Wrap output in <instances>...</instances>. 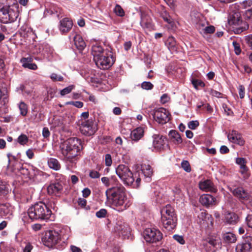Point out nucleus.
<instances>
[{
	"label": "nucleus",
	"mask_w": 252,
	"mask_h": 252,
	"mask_svg": "<svg viewBox=\"0 0 252 252\" xmlns=\"http://www.w3.org/2000/svg\"><path fill=\"white\" fill-rule=\"evenodd\" d=\"M105 194L108 201L116 210L122 211L126 209L127 197L125 189L121 185L108 189Z\"/></svg>",
	"instance_id": "f257e3e1"
},
{
	"label": "nucleus",
	"mask_w": 252,
	"mask_h": 252,
	"mask_svg": "<svg viewBox=\"0 0 252 252\" xmlns=\"http://www.w3.org/2000/svg\"><path fill=\"white\" fill-rule=\"evenodd\" d=\"M92 54L95 64L101 69L110 68L115 61V58L110 51H105L101 46L97 43L92 46Z\"/></svg>",
	"instance_id": "f03ea898"
},
{
	"label": "nucleus",
	"mask_w": 252,
	"mask_h": 252,
	"mask_svg": "<svg viewBox=\"0 0 252 252\" xmlns=\"http://www.w3.org/2000/svg\"><path fill=\"white\" fill-rule=\"evenodd\" d=\"M81 144V140L76 137L70 138L60 144V151L66 161L74 162L80 150Z\"/></svg>",
	"instance_id": "7ed1b4c3"
},
{
	"label": "nucleus",
	"mask_w": 252,
	"mask_h": 252,
	"mask_svg": "<svg viewBox=\"0 0 252 252\" xmlns=\"http://www.w3.org/2000/svg\"><path fill=\"white\" fill-rule=\"evenodd\" d=\"M28 214L31 220H47L49 219L51 211L46 205L40 202L31 206L28 210Z\"/></svg>",
	"instance_id": "20e7f679"
},
{
	"label": "nucleus",
	"mask_w": 252,
	"mask_h": 252,
	"mask_svg": "<svg viewBox=\"0 0 252 252\" xmlns=\"http://www.w3.org/2000/svg\"><path fill=\"white\" fill-rule=\"evenodd\" d=\"M161 221L163 227L167 231H171L176 226L177 218L174 209L170 205H167L160 211Z\"/></svg>",
	"instance_id": "39448f33"
},
{
	"label": "nucleus",
	"mask_w": 252,
	"mask_h": 252,
	"mask_svg": "<svg viewBox=\"0 0 252 252\" xmlns=\"http://www.w3.org/2000/svg\"><path fill=\"white\" fill-rule=\"evenodd\" d=\"M65 231L67 233L63 235L62 236V239L64 243L68 239L70 236L69 230H65ZM61 239L62 238L60 236L58 232L54 230H49L45 232L42 241L45 246L48 248H53L56 246Z\"/></svg>",
	"instance_id": "423d86ee"
},
{
	"label": "nucleus",
	"mask_w": 252,
	"mask_h": 252,
	"mask_svg": "<svg viewBox=\"0 0 252 252\" xmlns=\"http://www.w3.org/2000/svg\"><path fill=\"white\" fill-rule=\"evenodd\" d=\"M18 15V7L17 5L3 6L0 8V18L3 23L15 21Z\"/></svg>",
	"instance_id": "0eeeda50"
},
{
	"label": "nucleus",
	"mask_w": 252,
	"mask_h": 252,
	"mask_svg": "<svg viewBox=\"0 0 252 252\" xmlns=\"http://www.w3.org/2000/svg\"><path fill=\"white\" fill-rule=\"evenodd\" d=\"M116 173L124 184L126 186L131 185L134 181L133 174L128 166L120 164L116 168Z\"/></svg>",
	"instance_id": "6e6552de"
},
{
	"label": "nucleus",
	"mask_w": 252,
	"mask_h": 252,
	"mask_svg": "<svg viewBox=\"0 0 252 252\" xmlns=\"http://www.w3.org/2000/svg\"><path fill=\"white\" fill-rule=\"evenodd\" d=\"M80 129L83 134L87 136L93 135L97 130V125L93 119L87 120H82Z\"/></svg>",
	"instance_id": "1a4fd4ad"
},
{
	"label": "nucleus",
	"mask_w": 252,
	"mask_h": 252,
	"mask_svg": "<svg viewBox=\"0 0 252 252\" xmlns=\"http://www.w3.org/2000/svg\"><path fill=\"white\" fill-rule=\"evenodd\" d=\"M143 236L145 241L150 243H156L162 238V233L155 228H146L143 232Z\"/></svg>",
	"instance_id": "9d476101"
},
{
	"label": "nucleus",
	"mask_w": 252,
	"mask_h": 252,
	"mask_svg": "<svg viewBox=\"0 0 252 252\" xmlns=\"http://www.w3.org/2000/svg\"><path fill=\"white\" fill-rule=\"evenodd\" d=\"M152 115L155 120L159 124H165L170 120L168 111L163 108L154 109Z\"/></svg>",
	"instance_id": "9b49d317"
},
{
	"label": "nucleus",
	"mask_w": 252,
	"mask_h": 252,
	"mask_svg": "<svg viewBox=\"0 0 252 252\" xmlns=\"http://www.w3.org/2000/svg\"><path fill=\"white\" fill-rule=\"evenodd\" d=\"M153 146L157 150H161L164 148L166 144V138L159 134H155L152 136Z\"/></svg>",
	"instance_id": "f8f14e48"
},
{
	"label": "nucleus",
	"mask_w": 252,
	"mask_h": 252,
	"mask_svg": "<svg viewBox=\"0 0 252 252\" xmlns=\"http://www.w3.org/2000/svg\"><path fill=\"white\" fill-rule=\"evenodd\" d=\"M73 26V22L68 18H64L60 21L59 29L62 34L69 32Z\"/></svg>",
	"instance_id": "ddd939ff"
},
{
	"label": "nucleus",
	"mask_w": 252,
	"mask_h": 252,
	"mask_svg": "<svg viewBox=\"0 0 252 252\" xmlns=\"http://www.w3.org/2000/svg\"><path fill=\"white\" fill-rule=\"evenodd\" d=\"M199 189L204 191L216 192L217 190L214 185L210 180L201 181L199 183Z\"/></svg>",
	"instance_id": "4468645a"
},
{
	"label": "nucleus",
	"mask_w": 252,
	"mask_h": 252,
	"mask_svg": "<svg viewBox=\"0 0 252 252\" xmlns=\"http://www.w3.org/2000/svg\"><path fill=\"white\" fill-rule=\"evenodd\" d=\"M199 201L203 206L207 207L212 206L217 204L216 199L210 194H203L199 199Z\"/></svg>",
	"instance_id": "2eb2a0df"
},
{
	"label": "nucleus",
	"mask_w": 252,
	"mask_h": 252,
	"mask_svg": "<svg viewBox=\"0 0 252 252\" xmlns=\"http://www.w3.org/2000/svg\"><path fill=\"white\" fill-rule=\"evenodd\" d=\"M63 189V185L59 182L50 184L47 188L48 194L58 195L61 193Z\"/></svg>",
	"instance_id": "dca6fc26"
},
{
	"label": "nucleus",
	"mask_w": 252,
	"mask_h": 252,
	"mask_svg": "<svg viewBox=\"0 0 252 252\" xmlns=\"http://www.w3.org/2000/svg\"><path fill=\"white\" fill-rule=\"evenodd\" d=\"M227 137L229 140L232 143L240 145H243L244 144V141L241 135L236 130H232L231 133L228 134Z\"/></svg>",
	"instance_id": "f3484780"
},
{
	"label": "nucleus",
	"mask_w": 252,
	"mask_h": 252,
	"mask_svg": "<svg viewBox=\"0 0 252 252\" xmlns=\"http://www.w3.org/2000/svg\"><path fill=\"white\" fill-rule=\"evenodd\" d=\"M252 238L250 236L247 237L245 242L242 245L236 247V252H250L252 248Z\"/></svg>",
	"instance_id": "a211bd4d"
},
{
	"label": "nucleus",
	"mask_w": 252,
	"mask_h": 252,
	"mask_svg": "<svg viewBox=\"0 0 252 252\" xmlns=\"http://www.w3.org/2000/svg\"><path fill=\"white\" fill-rule=\"evenodd\" d=\"M228 20L230 25H239L242 23L241 15L239 12L230 14Z\"/></svg>",
	"instance_id": "6ab92c4d"
},
{
	"label": "nucleus",
	"mask_w": 252,
	"mask_h": 252,
	"mask_svg": "<svg viewBox=\"0 0 252 252\" xmlns=\"http://www.w3.org/2000/svg\"><path fill=\"white\" fill-rule=\"evenodd\" d=\"M144 133V128L142 127H138L131 131L130 137L132 140L137 141L143 136Z\"/></svg>",
	"instance_id": "aec40b11"
},
{
	"label": "nucleus",
	"mask_w": 252,
	"mask_h": 252,
	"mask_svg": "<svg viewBox=\"0 0 252 252\" xmlns=\"http://www.w3.org/2000/svg\"><path fill=\"white\" fill-rule=\"evenodd\" d=\"M233 194L242 200H246L248 199V193L242 188H237L232 191Z\"/></svg>",
	"instance_id": "412c9836"
},
{
	"label": "nucleus",
	"mask_w": 252,
	"mask_h": 252,
	"mask_svg": "<svg viewBox=\"0 0 252 252\" xmlns=\"http://www.w3.org/2000/svg\"><path fill=\"white\" fill-rule=\"evenodd\" d=\"M169 136L171 140L175 144H179L182 143V139L180 134L175 130H171L169 132Z\"/></svg>",
	"instance_id": "4be33fe9"
},
{
	"label": "nucleus",
	"mask_w": 252,
	"mask_h": 252,
	"mask_svg": "<svg viewBox=\"0 0 252 252\" xmlns=\"http://www.w3.org/2000/svg\"><path fill=\"white\" fill-rule=\"evenodd\" d=\"M74 41L76 48L79 50H83L86 46L83 39L79 34H76L74 37Z\"/></svg>",
	"instance_id": "5701e85b"
},
{
	"label": "nucleus",
	"mask_w": 252,
	"mask_h": 252,
	"mask_svg": "<svg viewBox=\"0 0 252 252\" xmlns=\"http://www.w3.org/2000/svg\"><path fill=\"white\" fill-rule=\"evenodd\" d=\"M236 162L237 164L240 166L241 173L243 174H244L245 177H248V168L245 165V159L242 158H237L236 159Z\"/></svg>",
	"instance_id": "b1692460"
},
{
	"label": "nucleus",
	"mask_w": 252,
	"mask_h": 252,
	"mask_svg": "<svg viewBox=\"0 0 252 252\" xmlns=\"http://www.w3.org/2000/svg\"><path fill=\"white\" fill-rule=\"evenodd\" d=\"M48 164L50 168L55 170H60L61 167L59 161L54 158H49L48 160Z\"/></svg>",
	"instance_id": "393cba45"
},
{
	"label": "nucleus",
	"mask_w": 252,
	"mask_h": 252,
	"mask_svg": "<svg viewBox=\"0 0 252 252\" xmlns=\"http://www.w3.org/2000/svg\"><path fill=\"white\" fill-rule=\"evenodd\" d=\"M238 219L237 215L233 213H227L225 217L226 221L229 224H235L236 223Z\"/></svg>",
	"instance_id": "a878e982"
},
{
	"label": "nucleus",
	"mask_w": 252,
	"mask_h": 252,
	"mask_svg": "<svg viewBox=\"0 0 252 252\" xmlns=\"http://www.w3.org/2000/svg\"><path fill=\"white\" fill-rule=\"evenodd\" d=\"M223 238L227 243H234L236 241V237L235 234L230 232H227L223 234Z\"/></svg>",
	"instance_id": "bb28decb"
},
{
	"label": "nucleus",
	"mask_w": 252,
	"mask_h": 252,
	"mask_svg": "<svg viewBox=\"0 0 252 252\" xmlns=\"http://www.w3.org/2000/svg\"><path fill=\"white\" fill-rule=\"evenodd\" d=\"M142 171L145 177H150L153 174V170L149 165L144 164L142 166Z\"/></svg>",
	"instance_id": "cd10ccee"
},
{
	"label": "nucleus",
	"mask_w": 252,
	"mask_h": 252,
	"mask_svg": "<svg viewBox=\"0 0 252 252\" xmlns=\"http://www.w3.org/2000/svg\"><path fill=\"white\" fill-rule=\"evenodd\" d=\"M10 209L9 207L5 204L0 205V215L1 216H5L9 213Z\"/></svg>",
	"instance_id": "c85d7f7f"
},
{
	"label": "nucleus",
	"mask_w": 252,
	"mask_h": 252,
	"mask_svg": "<svg viewBox=\"0 0 252 252\" xmlns=\"http://www.w3.org/2000/svg\"><path fill=\"white\" fill-rule=\"evenodd\" d=\"M19 108L20 110L21 115L25 116L28 112L27 105L24 102H21L19 104Z\"/></svg>",
	"instance_id": "c756f323"
},
{
	"label": "nucleus",
	"mask_w": 252,
	"mask_h": 252,
	"mask_svg": "<svg viewBox=\"0 0 252 252\" xmlns=\"http://www.w3.org/2000/svg\"><path fill=\"white\" fill-rule=\"evenodd\" d=\"M166 44L168 45L169 48L174 49L176 45V42L173 37L170 36L167 40Z\"/></svg>",
	"instance_id": "7c9ffc66"
},
{
	"label": "nucleus",
	"mask_w": 252,
	"mask_h": 252,
	"mask_svg": "<svg viewBox=\"0 0 252 252\" xmlns=\"http://www.w3.org/2000/svg\"><path fill=\"white\" fill-rule=\"evenodd\" d=\"M208 243L214 248H217L220 246V240L216 238H209Z\"/></svg>",
	"instance_id": "2f4dec72"
},
{
	"label": "nucleus",
	"mask_w": 252,
	"mask_h": 252,
	"mask_svg": "<svg viewBox=\"0 0 252 252\" xmlns=\"http://www.w3.org/2000/svg\"><path fill=\"white\" fill-rule=\"evenodd\" d=\"M115 14L120 17H123L125 15V12L122 7L119 4H117L114 8Z\"/></svg>",
	"instance_id": "473e14b6"
},
{
	"label": "nucleus",
	"mask_w": 252,
	"mask_h": 252,
	"mask_svg": "<svg viewBox=\"0 0 252 252\" xmlns=\"http://www.w3.org/2000/svg\"><path fill=\"white\" fill-rule=\"evenodd\" d=\"M244 18L247 20H251L252 17V8H249L248 9L243 11Z\"/></svg>",
	"instance_id": "72a5a7b5"
},
{
	"label": "nucleus",
	"mask_w": 252,
	"mask_h": 252,
	"mask_svg": "<svg viewBox=\"0 0 252 252\" xmlns=\"http://www.w3.org/2000/svg\"><path fill=\"white\" fill-rule=\"evenodd\" d=\"M252 0H246L241 3V7L244 10L248 9L249 8H252Z\"/></svg>",
	"instance_id": "f704fd0d"
},
{
	"label": "nucleus",
	"mask_w": 252,
	"mask_h": 252,
	"mask_svg": "<svg viewBox=\"0 0 252 252\" xmlns=\"http://www.w3.org/2000/svg\"><path fill=\"white\" fill-rule=\"evenodd\" d=\"M161 17L165 22L169 24H171L173 22L172 19L166 11H164L161 13Z\"/></svg>",
	"instance_id": "c9c22d12"
},
{
	"label": "nucleus",
	"mask_w": 252,
	"mask_h": 252,
	"mask_svg": "<svg viewBox=\"0 0 252 252\" xmlns=\"http://www.w3.org/2000/svg\"><path fill=\"white\" fill-rule=\"evenodd\" d=\"M194 22L196 23L197 28L202 33V29L205 27V22L200 19L198 21L194 20Z\"/></svg>",
	"instance_id": "e433bc0d"
},
{
	"label": "nucleus",
	"mask_w": 252,
	"mask_h": 252,
	"mask_svg": "<svg viewBox=\"0 0 252 252\" xmlns=\"http://www.w3.org/2000/svg\"><path fill=\"white\" fill-rule=\"evenodd\" d=\"M28 141V138L25 134H21L18 138V142L21 145H25Z\"/></svg>",
	"instance_id": "4c0bfd02"
},
{
	"label": "nucleus",
	"mask_w": 252,
	"mask_h": 252,
	"mask_svg": "<svg viewBox=\"0 0 252 252\" xmlns=\"http://www.w3.org/2000/svg\"><path fill=\"white\" fill-rule=\"evenodd\" d=\"M192 84L196 89H197L198 87H204L205 86L204 83L198 79L192 80Z\"/></svg>",
	"instance_id": "58836bf2"
},
{
	"label": "nucleus",
	"mask_w": 252,
	"mask_h": 252,
	"mask_svg": "<svg viewBox=\"0 0 252 252\" xmlns=\"http://www.w3.org/2000/svg\"><path fill=\"white\" fill-rule=\"evenodd\" d=\"M181 166L185 171L187 172H190L191 168L188 161L183 160L181 163Z\"/></svg>",
	"instance_id": "ea45409f"
},
{
	"label": "nucleus",
	"mask_w": 252,
	"mask_h": 252,
	"mask_svg": "<svg viewBox=\"0 0 252 252\" xmlns=\"http://www.w3.org/2000/svg\"><path fill=\"white\" fill-rule=\"evenodd\" d=\"M153 87L154 85L150 82L145 81L141 84V88L146 90H152Z\"/></svg>",
	"instance_id": "a19ab883"
},
{
	"label": "nucleus",
	"mask_w": 252,
	"mask_h": 252,
	"mask_svg": "<svg viewBox=\"0 0 252 252\" xmlns=\"http://www.w3.org/2000/svg\"><path fill=\"white\" fill-rule=\"evenodd\" d=\"M215 31V28L213 26L205 27L202 29V32L204 33H212L214 32Z\"/></svg>",
	"instance_id": "79ce46f5"
},
{
	"label": "nucleus",
	"mask_w": 252,
	"mask_h": 252,
	"mask_svg": "<svg viewBox=\"0 0 252 252\" xmlns=\"http://www.w3.org/2000/svg\"><path fill=\"white\" fill-rule=\"evenodd\" d=\"M232 44L235 54L236 55H239L241 52L240 44L237 42L234 41H233Z\"/></svg>",
	"instance_id": "37998d69"
},
{
	"label": "nucleus",
	"mask_w": 252,
	"mask_h": 252,
	"mask_svg": "<svg viewBox=\"0 0 252 252\" xmlns=\"http://www.w3.org/2000/svg\"><path fill=\"white\" fill-rule=\"evenodd\" d=\"M107 211L105 209H101L96 212V216L98 218H102L106 217Z\"/></svg>",
	"instance_id": "c03bdc74"
},
{
	"label": "nucleus",
	"mask_w": 252,
	"mask_h": 252,
	"mask_svg": "<svg viewBox=\"0 0 252 252\" xmlns=\"http://www.w3.org/2000/svg\"><path fill=\"white\" fill-rule=\"evenodd\" d=\"M50 77L54 81H62L63 80V76L59 75L55 73L51 74Z\"/></svg>",
	"instance_id": "a18cd8bd"
},
{
	"label": "nucleus",
	"mask_w": 252,
	"mask_h": 252,
	"mask_svg": "<svg viewBox=\"0 0 252 252\" xmlns=\"http://www.w3.org/2000/svg\"><path fill=\"white\" fill-rule=\"evenodd\" d=\"M73 88V86H69L68 87H67L65 88L64 89H63L62 90H61L60 94L62 96H63V95L70 93L71 92V91L72 90Z\"/></svg>",
	"instance_id": "49530a36"
},
{
	"label": "nucleus",
	"mask_w": 252,
	"mask_h": 252,
	"mask_svg": "<svg viewBox=\"0 0 252 252\" xmlns=\"http://www.w3.org/2000/svg\"><path fill=\"white\" fill-rule=\"evenodd\" d=\"M32 61L33 59L32 57L30 56L27 58H22L20 60V62L22 63L23 66H24V64H29L32 63Z\"/></svg>",
	"instance_id": "de8ad7c7"
},
{
	"label": "nucleus",
	"mask_w": 252,
	"mask_h": 252,
	"mask_svg": "<svg viewBox=\"0 0 252 252\" xmlns=\"http://www.w3.org/2000/svg\"><path fill=\"white\" fill-rule=\"evenodd\" d=\"M199 124L197 121H191L188 123V127L191 129H195L199 126Z\"/></svg>",
	"instance_id": "09e8293b"
},
{
	"label": "nucleus",
	"mask_w": 252,
	"mask_h": 252,
	"mask_svg": "<svg viewBox=\"0 0 252 252\" xmlns=\"http://www.w3.org/2000/svg\"><path fill=\"white\" fill-rule=\"evenodd\" d=\"M105 164L107 166H110L111 165L112 161L111 158V156L110 154H106L105 157Z\"/></svg>",
	"instance_id": "8fccbe9b"
},
{
	"label": "nucleus",
	"mask_w": 252,
	"mask_h": 252,
	"mask_svg": "<svg viewBox=\"0 0 252 252\" xmlns=\"http://www.w3.org/2000/svg\"><path fill=\"white\" fill-rule=\"evenodd\" d=\"M24 68H28L30 69H32V70H36L37 69V65L34 63H30L29 64H24V66H23Z\"/></svg>",
	"instance_id": "3c124183"
},
{
	"label": "nucleus",
	"mask_w": 252,
	"mask_h": 252,
	"mask_svg": "<svg viewBox=\"0 0 252 252\" xmlns=\"http://www.w3.org/2000/svg\"><path fill=\"white\" fill-rule=\"evenodd\" d=\"M89 176L91 178L95 179L99 178L100 175L98 172L95 170L90 171Z\"/></svg>",
	"instance_id": "603ef678"
},
{
	"label": "nucleus",
	"mask_w": 252,
	"mask_h": 252,
	"mask_svg": "<svg viewBox=\"0 0 252 252\" xmlns=\"http://www.w3.org/2000/svg\"><path fill=\"white\" fill-rule=\"evenodd\" d=\"M173 238L181 244L183 245L185 244V240L183 238V237L182 236L174 235L173 236Z\"/></svg>",
	"instance_id": "864d4df0"
},
{
	"label": "nucleus",
	"mask_w": 252,
	"mask_h": 252,
	"mask_svg": "<svg viewBox=\"0 0 252 252\" xmlns=\"http://www.w3.org/2000/svg\"><path fill=\"white\" fill-rule=\"evenodd\" d=\"M78 205L82 208H85L86 206L87 201L83 198H79L77 201Z\"/></svg>",
	"instance_id": "5fc2aeb1"
},
{
	"label": "nucleus",
	"mask_w": 252,
	"mask_h": 252,
	"mask_svg": "<svg viewBox=\"0 0 252 252\" xmlns=\"http://www.w3.org/2000/svg\"><path fill=\"white\" fill-rule=\"evenodd\" d=\"M33 247L30 243H26V246L23 249V252H31Z\"/></svg>",
	"instance_id": "6e6d98bb"
},
{
	"label": "nucleus",
	"mask_w": 252,
	"mask_h": 252,
	"mask_svg": "<svg viewBox=\"0 0 252 252\" xmlns=\"http://www.w3.org/2000/svg\"><path fill=\"white\" fill-rule=\"evenodd\" d=\"M169 99L170 97L167 94H163L160 97V101L163 104L167 102Z\"/></svg>",
	"instance_id": "4d7b16f0"
},
{
	"label": "nucleus",
	"mask_w": 252,
	"mask_h": 252,
	"mask_svg": "<svg viewBox=\"0 0 252 252\" xmlns=\"http://www.w3.org/2000/svg\"><path fill=\"white\" fill-rule=\"evenodd\" d=\"M67 103L72 104L77 108H81L83 106V103L81 101H71Z\"/></svg>",
	"instance_id": "13d9d810"
},
{
	"label": "nucleus",
	"mask_w": 252,
	"mask_h": 252,
	"mask_svg": "<svg viewBox=\"0 0 252 252\" xmlns=\"http://www.w3.org/2000/svg\"><path fill=\"white\" fill-rule=\"evenodd\" d=\"M19 172L21 174L23 175L25 177H28L29 175V171L28 169L24 167H21L20 169Z\"/></svg>",
	"instance_id": "bf43d9fd"
},
{
	"label": "nucleus",
	"mask_w": 252,
	"mask_h": 252,
	"mask_svg": "<svg viewBox=\"0 0 252 252\" xmlns=\"http://www.w3.org/2000/svg\"><path fill=\"white\" fill-rule=\"evenodd\" d=\"M50 132L47 127H44L42 130V135L44 138L49 137Z\"/></svg>",
	"instance_id": "052dcab7"
},
{
	"label": "nucleus",
	"mask_w": 252,
	"mask_h": 252,
	"mask_svg": "<svg viewBox=\"0 0 252 252\" xmlns=\"http://www.w3.org/2000/svg\"><path fill=\"white\" fill-rule=\"evenodd\" d=\"M83 196L85 198L88 197L91 194V190L88 188H85L82 190Z\"/></svg>",
	"instance_id": "680f3d73"
},
{
	"label": "nucleus",
	"mask_w": 252,
	"mask_h": 252,
	"mask_svg": "<svg viewBox=\"0 0 252 252\" xmlns=\"http://www.w3.org/2000/svg\"><path fill=\"white\" fill-rule=\"evenodd\" d=\"M245 41L250 47H252V36L248 35L245 38Z\"/></svg>",
	"instance_id": "e2e57ef3"
},
{
	"label": "nucleus",
	"mask_w": 252,
	"mask_h": 252,
	"mask_svg": "<svg viewBox=\"0 0 252 252\" xmlns=\"http://www.w3.org/2000/svg\"><path fill=\"white\" fill-rule=\"evenodd\" d=\"M244 90H245V88H244V86L241 85L239 87V94L240 95V97L241 98H243L244 97V94H245Z\"/></svg>",
	"instance_id": "0e129e2a"
},
{
	"label": "nucleus",
	"mask_w": 252,
	"mask_h": 252,
	"mask_svg": "<svg viewBox=\"0 0 252 252\" xmlns=\"http://www.w3.org/2000/svg\"><path fill=\"white\" fill-rule=\"evenodd\" d=\"M101 182L107 187L110 186V180L108 178L104 177L101 179Z\"/></svg>",
	"instance_id": "69168bd1"
},
{
	"label": "nucleus",
	"mask_w": 252,
	"mask_h": 252,
	"mask_svg": "<svg viewBox=\"0 0 252 252\" xmlns=\"http://www.w3.org/2000/svg\"><path fill=\"white\" fill-rule=\"evenodd\" d=\"M229 151V149L225 146H222L220 148V152L222 154L228 153Z\"/></svg>",
	"instance_id": "338daca9"
},
{
	"label": "nucleus",
	"mask_w": 252,
	"mask_h": 252,
	"mask_svg": "<svg viewBox=\"0 0 252 252\" xmlns=\"http://www.w3.org/2000/svg\"><path fill=\"white\" fill-rule=\"evenodd\" d=\"M223 108L224 109V112L227 115L229 116L232 114V111L230 108H228L226 105H223Z\"/></svg>",
	"instance_id": "774afa93"
}]
</instances>
